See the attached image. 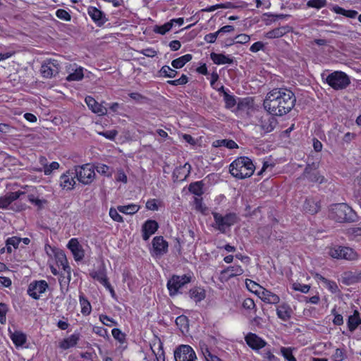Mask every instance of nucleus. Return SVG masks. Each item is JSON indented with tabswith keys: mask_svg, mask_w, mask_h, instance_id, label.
Returning <instances> with one entry per match:
<instances>
[{
	"mask_svg": "<svg viewBox=\"0 0 361 361\" xmlns=\"http://www.w3.org/2000/svg\"><path fill=\"white\" fill-rule=\"evenodd\" d=\"M24 194H25L24 192H20V191L10 192L6 195V197L9 204H11V202L16 200L17 199H18L20 197V195H24Z\"/></svg>",
	"mask_w": 361,
	"mask_h": 361,
	"instance_id": "603ef678",
	"label": "nucleus"
},
{
	"mask_svg": "<svg viewBox=\"0 0 361 361\" xmlns=\"http://www.w3.org/2000/svg\"><path fill=\"white\" fill-rule=\"evenodd\" d=\"M264 48V44L262 42H255L250 48L252 52H257Z\"/></svg>",
	"mask_w": 361,
	"mask_h": 361,
	"instance_id": "774afa93",
	"label": "nucleus"
},
{
	"mask_svg": "<svg viewBox=\"0 0 361 361\" xmlns=\"http://www.w3.org/2000/svg\"><path fill=\"white\" fill-rule=\"evenodd\" d=\"M90 275L92 279L97 280L104 286H109V282L108 281L104 265H102L97 271L90 272Z\"/></svg>",
	"mask_w": 361,
	"mask_h": 361,
	"instance_id": "393cba45",
	"label": "nucleus"
},
{
	"mask_svg": "<svg viewBox=\"0 0 361 361\" xmlns=\"http://www.w3.org/2000/svg\"><path fill=\"white\" fill-rule=\"evenodd\" d=\"M48 288V283L44 280L35 281L30 283L27 288V294L32 298L37 300L42 293Z\"/></svg>",
	"mask_w": 361,
	"mask_h": 361,
	"instance_id": "f8f14e48",
	"label": "nucleus"
},
{
	"mask_svg": "<svg viewBox=\"0 0 361 361\" xmlns=\"http://www.w3.org/2000/svg\"><path fill=\"white\" fill-rule=\"evenodd\" d=\"M83 68L80 67L76 68L73 73L69 74L66 80L68 81H79L83 78Z\"/></svg>",
	"mask_w": 361,
	"mask_h": 361,
	"instance_id": "58836bf2",
	"label": "nucleus"
},
{
	"mask_svg": "<svg viewBox=\"0 0 361 361\" xmlns=\"http://www.w3.org/2000/svg\"><path fill=\"white\" fill-rule=\"evenodd\" d=\"M59 168V164L56 161L51 162L49 165H45L44 168V172L45 175H49L53 170L58 169Z\"/></svg>",
	"mask_w": 361,
	"mask_h": 361,
	"instance_id": "5fc2aeb1",
	"label": "nucleus"
},
{
	"mask_svg": "<svg viewBox=\"0 0 361 361\" xmlns=\"http://www.w3.org/2000/svg\"><path fill=\"white\" fill-rule=\"evenodd\" d=\"M212 146L214 147H225L228 149H237L238 145L233 140H217L213 142Z\"/></svg>",
	"mask_w": 361,
	"mask_h": 361,
	"instance_id": "2f4dec72",
	"label": "nucleus"
},
{
	"mask_svg": "<svg viewBox=\"0 0 361 361\" xmlns=\"http://www.w3.org/2000/svg\"><path fill=\"white\" fill-rule=\"evenodd\" d=\"M319 164L314 162L307 164L302 175L298 178L301 180H307L310 183H322L325 181L323 176H321L318 171Z\"/></svg>",
	"mask_w": 361,
	"mask_h": 361,
	"instance_id": "423d86ee",
	"label": "nucleus"
},
{
	"mask_svg": "<svg viewBox=\"0 0 361 361\" xmlns=\"http://www.w3.org/2000/svg\"><path fill=\"white\" fill-rule=\"evenodd\" d=\"M191 277L187 275L181 276L173 275L167 282V288L171 296L178 294V290L183 286L190 282Z\"/></svg>",
	"mask_w": 361,
	"mask_h": 361,
	"instance_id": "6e6552de",
	"label": "nucleus"
},
{
	"mask_svg": "<svg viewBox=\"0 0 361 361\" xmlns=\"http://www.w3.org/2000/svg\"><path fill=\"white\" fill-rule=\"evenodd\" d=\"M80 303L81 305V312L84 315H89L91 312V305L90 302L85 298L83 293L80 295Z\"/></svg>",
	"mask_w": 361,
	"mask_h": 361,
	"instance_id": "c9c22d12",
	"label": "nucleus"
},
{
	"mask_svg": "<svg viewBox=\"0 0 361 361\" xmlns=\"http://www.w3.org/2000/svg\"><path fill=\"white\" fill-rule=\"evenodd\" d=\"M329 254L334 258L344 259L347 260H355L357 259V254L350 247L343 246H335L331 247Z\"/></svg>",
	"mask_w": 361,
	"mask_h": 361,
	"instance_id": "1a4fd4ad",
	"label": "nucleus"
},
{
	"mask_svg": "<svg viewBox=\"0 0 361 361\" xmlns=\"http://www.w3.org/2000/svg\"><path fill=\"white\" fill-rule=\"evenodd\" d=\"M345 351L343 349L337 348L333 355V359L334 361H342L345 358Z\"/></svg>",
	"mask_w": 361,
	"mask_h": 361,
	"instance_id": "13d9d810",
	"label": "nucleus"
},
{
	"mask_svg": "<svg viewBox=\"0 0 361 361\" xmlns=\"http://www.w3.org/2000/svg\"><path fill=\"white\" fill-rule=\"evenodd\" d=\"M243 307L247 310H252L255 307V304L252 298H247L244 300Z\"/></svg>",
	"mask_w": 361,
	"mask_h": 361,
	"instance_id": "e2e57ef3",
	"label": "nucleus"
},
{
	"mask_svg": "<svg viewBox=\"0 0 361 361\" xmlns=\"http://www.w3.org/2000/svg\"><path fill=\"white\" fill-rule=\"evenodd\" d=\"M87 13L92 20L99 27L102 26L108 20L104 13L96 7L90 6L87 9Z\"/></svg>",
	"mask_w": 361,
	"mask_h": 361,
	"instance_id": "dca6fc26",
	"label": "nucleus"
},
{
	"mask_svg": "<svg viewBox=\"0 0 361 361\" xmlns=\"http://www.w3.org/2000/svg\"><path fill=\"white\" fill-rule=\"evenodd\" d=\"M140 53L147 57H154L157 54V51L152 48L142 49Z\"/></svg>",
	"mask_w": 361,
	"mask_h": 361,
	"instance_id": "69168bd1",
	"label": "nucleus"
},
{
	"mask_svg": "<svg viewBox=\"0 0 361 361\" xmlns=\"http://www.w3.org/2000/svg\"><path fill=\"white\" fill-rule=\"evenodd\" d=\"M283 356L288 361H296L295 357L293 355V353L290 348L283 347L281 349Z\"/></svg>",
	"mask_w": 361,
	"mask_h": 361,
	"instance_id": "8fccbe9b",
	"label": "nucleus"
},
{
	"mask_svg": "<svg viewBox=\"0 0 361 361\" xmlns=\"http://www.w3.org/2000/svg\"><path fill=\"white\" fill-rule=\"evenodd\" d=\"M334 11L338 14H341L350 18H354L357 15V12L356 11L345 10L338 6L334 7Z\"/></svg>",
	"mask_w": 361,
	"mask_h": 361,
	"instance_id": "4c0bfd02",
	"label": "nucleus"
},
{
	"mask_svg": "<svg viewBox=\"0 0 361 361\" xmlns=\"http://www.w3.org/2000/svg\"><path fill=\"white\" fill-rule=\"evenodd\" d=\"M360 324H361L360 317L350 316L348 317V327L351 332H353Z\"/></svg>",
	"mask_w": 361,
	"mask_h": 361,
	"instance_id": "ea45409f",
	"label": "nucleus"
},
{
	"mask_svg": "<svg viewBox=\"0 0 361 361\" xmlns=\"http://www.w3.org/2000/svg\"><path fill=\"white\" fill-rule=\"evenodd\" d=\"M293 288L295 290H298V291H300L304 293H307L310 290V286L308 285L301 284L299 283H294L293 284Z\"/></svg>",
	"mask_w": 361,
	"mask_h": 361,
	"instance_id": "6e6d98bb",
	"label": "nucleus"
},
{
	"mask_svg": "<svg viewBox=\"0 0 361 361\" xmlns=\"http://www.w3.org/2000/svg\"><path fill=\"white\" fill-rule=\"evenodd\" d=\"M116 179L117 181L122 182L124 183H126L128 181L127 176L122 169L118 171V174Z\"/></svg>",
	"mask_w": 361,
	"mask_h": 361,
	"instance_id": "338daca9",
	"label": "nucleus"
},
{
	"mask_svg": "<svg viewBox=\"0 0 361 361\" xmlns=\"http://www.w3.org/2000/svg\"><path fill=\"white\" fill-rule=\"evenodd\" d=\"M320 208V202L314 198H306L303 204L304 211L312 215L317 214Z\"/></svg>",
	"mask_w": 361,
	"mask_h": 361,
	"instance_id": "412c9836",
	"label": "nucleus"
},
{
	"mask_svg": "<svg viewBox=\"0 0 361 361\" xmlns=\"http://www.w3.org/2000/svg\"><path fill=\"white\" fill-rule=\"evenodd\" d=\"M214 223L212 227L221 233H226L230 231V227L238 223L239 218L235 213L230 212L223 216L218 212H212Z\"/></svg>",
	"mask_w": 361,
	"mask_h": 361,
	"instance_id": "20e7f679",
	"label": "nucleus"
},
{
	"mask_svg": "<svg viewBox=\"0 0 361 361\" xmlns=\"http://www.w3.org/2000/svg\"><path fill=\"white\" fill-rule=\"evenodd\" d=\"M78 180L85 185L91 183L95 176L94 169L89 164L75 167Z\"/></svg>",
	"mask_w": 361,
	"mask_h": 361,
	"instance_id": "0eeeda50",
	"label": "nucleus"
},
{
	"mask_svg": "<svg viewBox=\"0 0 361 361\" xmlns=\"http://www.w3.org/2000/svg\"><path fill=\"white\" fill-rule=\"evenodd\" d=\"M291 30L292 27L288 25L281 26L267 32L265 37L268 39L279 38L291 32Z\"/></svg>",
	"mask_w": 361,
	"mask_h": 361,
	"instance_id": "4be33fe9",
	"label": "nucleus"
},
{
	"mask_svg": "<svg viewBox=\"0 0 361 361\" xmlns=\"http://www.w3.org/2000/svg\"><path fill=\"white\" fill-rule=\"evenodd\" d=\"M328 216L329 219L338 223L354 222L357 217L355 211L345 203L331 204Z\"/></svg>",
	"mask_w": 361,
	"mask_h": 361,
	"instance_id": "f03ea898",
	"label": "nucleus"
},
{
	"mask_svg": "<svg viewBox=\"0 0 361 361\" xmlns=\"http://www.w3.org/2000/svg\"><path fill=\"white\" fill-rule=\"evenodd\" d=\"M276 314L279 318L286 322L291 317L292 310L288 304L283 303L277 307Z\"/></svg>",
	"mask_w": 361,
	"mask_h": 361,
	"instance_id": "b1692460",
	"label": "nucleus"
},
{
	"mask_svg": "<svg viewBox=\"0 0 361 361\" xmlns=\"http://www.w3.org/2000/svg\"><path fill=\"white\" fill-rule=\"evenodd\" d=\"M20 242H21V238L13 236L11 238H8L6 240V245H12L15 248H17Z\"/></svg>",
	"mask_w": 361,
	"mask_h": 361,
	"instance_id": "052dcab7",
	"label": "nucleus"
},
{
	"mask_svg": "<svg viewBox=\"0 0 361 361\" xmlns=\"http://www.w3.org/2000/svg\"><path fill=\"white\" fill-rule=\"evenodd\" d=\"M118 210L126 214H134L139 210V207L137 204H131L128 205L118 206Z\"/></svg>",
	"mask_w": 361,
	"mask_h": 361,
	"instance_id": "e433bc0d",
	"label": "nucleus"
},
{
	"mask_svg": "<svg viewBox=\"0 0 361 361\" xmlns=\"http://www.w3.org/2000/svg\"><path fill=\"white\" fill-rule=\"evenodd\" d=\"M192 59V56L190 54L183 55L178 59H176L172 61L171 65L175 68H181L185 66V64Z\"/></svg>",
	"mask_w": 361,
	"mask_h": 361,
	"instance_id": "72a5a7b5",
	"label": "nucleus"
},
{
	"mask_svg": "<svg viewBox=\"0 0 361 361\" xmlns=\"http://www.w3.org/2000/svg\"><path fill=\"white\" fill-rule=\"evenodd\" d=\"M78 340V335L73 334L68 338L63 339L60 343V347L64 350L68 349L75 346L77 344Z\"/></svg>",
	"mask_w": 361,
	"mask_h": 361,
	"instance_id": "473e14b6",
	"label": "nucleus"
},
{
	"mask_svg": "<svg viewBox=\"0 0 361 361\" xmlns=\"http://www.w3.org/2000/svg\"><path fill=\"white\" fill-rule=\"evenodd\" d=\"M109 216L111 218L117 222H123V217L118 213L117 210L114 208H111L109 210Z\"/></svg>",
	"mask_w": 361,
	"mask_h": 361,
	"instance_id": "bf43d9fd",
	"label": "nucleus"
},
{
	"mask_svg": "<svg viewBox=\"0 0 361 361\" xmlns=\"http://www.w3.org/2000/svg\"><path fill=\"white\" fill-rule=\"evenodd\" d=\"M68 248L71 251L75 261H80L83 259L85 253L82 245L78 239L72 238L68 243Z\"/></svg>",
	"mask_w": 361,
	"mask_h": 361,
	"instance_id": "2eb2a0df",
	"label": "nucleus"
},
{
	"mask_svg": "<svg viewBox=\"0 0 361 361\" xmlns=\"http://www.w3.org/2000/svg\"><path fill=\"white\" fill-rule=\"evenodd\" d=\"M11 338L17 346H22L26 342V336L20 331H15L11 334Z\"/></svg>",
	"mask_w": 361,
	"mask_h": 361,
	"instance_id": "f704fd0d",
	"label": "nucleus"
},
{
	"mask_svg": "<svg viewBox=\"0 0 361 361\" xmlns=\"http://www.w3.org/2000/svg\"><path fill=\"white\" fill-rule=\"evenodd\" d=\"M258 296L263 302L269 304H277L280 301V298L276 294L264 288L260 289Z\"/></svg>",
	"mask_w": 361,
	"mask_h": 361,
	"instance_id": "aec40b11",
	"label": "nucleus"
},
{
	"mask_svg": "<svg viewBox=\"0 0 361 361\" xmlns=\"http://www.w3.org/2000/svg\"><path fill=\"white\" fill-rule=\"evenodd\" d=\"M99 320L106 326H111L112 325H116L117 323L107 315L101 314L99 316Z\"/></svg>",
	"mask_w": 361,
	"mask_h": 361,
	"instance_id": "4d7b16f0",
	"label": "nucleus"
},
{
	"mask_svg": "<svg viewBox=\"0 0 361 361\" xmlns=\"http://www.w3.org/2000/svg\"><path fill=\"white\" fill-rule=\"evenodd\" d=\"M85 102L90 109H91L94 114H97L99 116L106 115L107 114L106 107L99 104L93 97L90 96L86 97Z\"/></svg>",
	"mask_w": 361,
	"mask_h": 361,
	"instance_id": "6ab92c4d",
	"label": "nucleus"
},
{
	"mask_svg": "<svg viewBox=\"0 0 361 361\" xmlns=\"http://www.w3.org/2000/svg\"><path fill=\"white\" fill-rule=\"evenodd\" d=\"M56 16L61 20L66 21H70L71 19V16L68 12L63 9H58L56 12Z\"/></svg>",
	"mask_w": 361,
	"mask_h": 361,
	"instance_id": "864d4df0",
	"label": "nucleus"
},
{
	"mask_svg": "<svg viewBox=\"0 0 361 361\" xmlns=\"http://www.w3.org/2000/svg\"><path fill=\"white\" fill-rule=\"evenodd\" d=\"M111 333L113 337L120 343H123L126 341V334L119 329H114Z\"/></svg>",
	"mask_w": 361,
	"mask_h": 361,
	"instance_id": "09e8293b",
	"label": "nucleus"
},
{
	"mask_svg": "<svg viewBox=\"0 0 361 361\" xmlns=\"http://www.w3.org/2000/svg\"><path fill=\"white\" fill-rule=\"evenodd\" d=\"M255 169V166L252 161L247 157H240L229 166L231 174L238 179L250 177L254 173Z\"/></svg>",
	"mask_w": 361,
	"mask_h": 361,
	"instance_id": "7ed1b4c3",
	"label": "nucleus"
},
{
	"mask_svg": "<svg viewBox=\"0 0 361 361\" xmlns=\"http://www.w3.org/2000/svg\"><path fill=\"white\" fill-rule=\"evenodd\" d=\"M295 94L286 88H274L269 92L264 99L263 106L270 114L283 116L295 106Z\"/></svg>",
	"mask_w": 361,
	"mask_h": 361,
	"instance_id": "f257e3e1",
	"label": "nucleus"
},
{
	"mask_svg": "<svg viewBox=\"0 0 361 361\" xmlns=\"http://www.w3.org/2000/svg\"><path fill=\"white\" fill-rule=\"evenodd\" d=\"M172 28V22H167L162 25H155L153 31L160 35H165Z\"/></svg>",
	"mask_w": 361,
	"mask_h": 361,
	"instance_id": "37998d69",
	"label": "nucleus"
},
{
	"mask_svg": "<svg viewBox=\"0 0 361 361\" xmlns=\"http://www.w3.org/2000/svg\"><path fill=\"white\" fill-rule=\"evenodd\" d=\"M188 82V78L187 77V75H185L184 74H183L181 75V77L177 80L167 81V82L169 84H170L171 85H175V86L185 85Z\"/></svg>",
	"mask_w": 361,
	"mask_h": 361,
	"instance_id": "3c124183",
	"label": "nucleus"
},
{
	"mask_svg": "<svg viewBox=\"0 0 361 361\" xmlns=\"http://www.w3.org/2000/svg\"><path fill=\"white\" fill-rule=\"evenodd\" d=\"M275 116H273L267 112L260 116L259 119V126L264 133H270L271 132L276 125L277 124V120L274 118Z\"/></svg>",
	"mask_w": 361,
	"mask_h": 361,
	"instance_id": "4468645a",
	"label": "nucleus"
},
{
	"mask_svg": "<svg viewBox=\"0 0 361 361\" xmlns=\"http://www.w3.org/2000/svg\"><path fill=\"white\" fill-rule=\"evenodd\" d=\"M176 361H195L196 355L192 348L188 345H182L174 352Z\"/></svg>",
	"mask_w": 361,
	"mask_h": 361,
	"instance_id": "9b49d317",
	"label": "nucleus"
},
{
	"mask_svg": "<svg viewBox=\"0 0 361 361\" xmlns=\"http://www.w3.org/2000/svg\"><path fill=\"white\" fill-rule=\"evenodd\" d=\"M235 43L245 44L250 41V37L246 34H240L235 37Z\"/></svg>",
	"mask_w": 361,
	"mask_h": 361,
	"instance_id": "680f3d73",
	"label": "nucleus"
},
{
	"mask_svg": "<svg viewBox=\"0 0 361 361\" xmlns=\"http://www.w3.org/2000/svg\"><path fill=\"white\" fill-rule=\"evenodd\" d=\"M326 82L334 90L345 89L350 83L348 75L342 71H334L326 78Z\"/></svg>",
	"mask_w": 361,
	"mask_h": 361,
	"instance_id": "39448f33",
	"label": "nucleus"
},
{
	"mask_svg": "<svg viewBox=\"0 0 361 361\" xmlns=\"http://www.w3.org/2000/svg\"><path fill=\"white\" fill-rule=\"evenodd\" d=\"M99 134L105 137L107 139L114 140L115 138V137L116 136V135L118 134V132L115 130H108V131H105V132H101V133H99Z\"/></svg>",
	"mask_w": 361,
	"mask_h": 361,
	"instance_id": "0e129e2a",
	"label": "nucleus"
},
{
	"mask_svg": "<svg viewBox=\"0 0 361 361\" xmlns=\"http://www.w3.org/2000/svg\"><path fill=\"white\" fill-rule=\"evenodd\" d=\"M204 183L203 180L192 182L188 185V190L191 193L200 197L204 193Z\"/></svg>",
	"mask_w": 361,
	"mask_h": 361,
	"instance_id": "7c9ffc66",
	"label": "nucleus"
},
{
	"mask_svg": "<svg viewBox=\"0 0 361 361\" xmlns=\"http://www.w3.org/2000/svg\"><path fill=\"white\" fill-rule=\"evenodd\" d=\"M245 284H246L247 289L250 291H251L257 295H258V293H259L260 289L263 288L261 286H259L258 283H257L256 282H255L250 279H246Z\"/></svg>",
	"mask_w": 361,
	"mask_h": 361,
	"instance_id": "c03bdc74",
	"label": "nucleus"
},
{
	"mask_svg": "<svg viewBox=\"0 0 361 361\" xmlns=\"http://www.w3.org/2000/svg\"><path fill=\"white\" fill-rule=\"evenodd\" d=\"M238 6L234 5L231 2H226L224 4H216L205 8L204 11L207 12H212L217 8H236Z\"/></svg>",
	"mask_w": 361,
	"mask_h": 361,
	"instance_id": "79ce46f5",
	"label": "nucleus"
},
{
	"mask_svg": "<svg viewBox=\"0 0 361 361\" xmlns=\"http://www.w3.org/2000/svg\"><path fill=\"white\" fill-rule=\"evenodd\" d=\"M191 166L188 163H185L183 166L177 168L173 171V177L179 178L180 180H185L190 173Z\"/></svg>",
	"mask_w": 361,
	"mask_h": 361,
	"instance_id": "bb28decb",
	"label": "nucleus"
},
{
	"mask_svg": "<svg viewBox=\"0 0 361 361\" xmlns=\"http://www.w3.org/2000/svg\"><path fill=\"white\" fill-rule=\"evenodd\" d=\"M153 256H162L168 252L169 244L163 236H156L152 240Z\"/></svg>",
	"mask_w": 361,
	"mask_h": 361,
	"instance_id": "ddd939ff",
	"label": "nucleus"
},
{
	"mask_svg": "<svg viewBox=\"0 0 361 361\" xmlns=\"http://www.w3.org/2000/svg\"><path fill=\"white\" fill-rule=\"evenodd\" d=\"M160 75L166 77V78H173L177 75L178 72L173 69H172L169 66H164L161 67V68L159 71Z\"/></svg>",
	"mask_w": 361,
	"mask_h": 361,
	"instance_id": "a19ab883",
	"label": "nucleus"
},
{
	"mask_svg": "<svg viewBox=\"0 0 361 361\" xmlns=\"http://www.w3.org/2000/svg\"><path fill=\"white\" fill-rule=\"evenodd\" d=\"M189 295L195 302H199L205 298L206 293L204 289L200 287H195L190 290Z\"/></svg>",
	"mask_w": 361,
	"mask_h": 361,
	"instance_id": "c756f323",
	"label": "nucleus"
},
{
	"mask_svg": "<svg viewBox=\"0 0 361 361\" xmlns=\"http://www.w3.org/2000/svg\"><path fill=\"white\" fill-rule=\"evenodd\" d=\"M245 338L247 344L253 350H259L267 345V343L255 334L249 333Z\"/></svg>",
	"mask_w": 361,
	"mask_h": 361,
	"instance_id": "a211bd4d",
	"label": "nucleus"
},
{
	"mask_svg": "<svg viewBox=\"0 0 361 361\" xmlns=\"http://www.w3.org/2000/svg\"><path fill=\"white\" fill-rule=\"evenodd\" d=\"M307 6L316 8L317 9L324 7L326 5V0H309L307 3Z\"/></svg>",
	"mask_w": 361,
	"mask_h": 361,
	"instance_id": "de8ad7c7",
	"label": "nucleus"
},
{
	"mask_svg": "<svg viewBox=\"0 0 361 361\" xmlns=\"http://www.w3.org/2000/svg\"><path fill=\"white\" fill-rule=\"evenodd\" d=\"M95 170L97 171V173L108 177L111 176L112 173L111 169L105 164H98L95 167Z\"/></svg>",
	"mask_w": 361,
	"mask_h": 361,
	"instance_id": "a18cd8bd",
	"label": "nucleus"
},
{
	"mask_svg": "<svg viewBox=\"0 0 361 361\" xmlns=\"http://www.w3.org/2000/svg\"><path fill=\"white\" fill-rule=\"evenodd\" d=\"M210 58L212 61L216 65L226 64V63H233V59L229 58L228 56L223 54H216L212 52L210 54Z\"/></svg>",
	"mask_w": 361,
	"mask_h": 361,
	"instance_id": "cd10ccee",
	"label": "nucleus"
},
{
	"mask_svg": "<svg viewBox=\"0 0 361 361\" xmlns=\"http://www.w3.org/2000/svg\"><path fill=\"white\" fill-rule=\"evenodd\" d=\"M224 99L226 104V107L231 109L236 104V100L234 96L229 94L227 92H224Z\"/></svg>",
	"mask_w": 361,
	"mask_h": 361,
	"instance_id": "49530a36",
	"label": "nucleus"
},
{
	"mask_svg": "<svg viewBox=\"0 0 361 361\" xmlns=\"http://www.w3.org/2000/svg\"><path fill=\"white\" fill-rule=\"evenodd\" d=\"M158 223L154 220L149 219L145 222L142 226V239L148 240L149 237L153 235L158 229Z\"/></svg>",
	"mask_w": 361,
	"mask_h": 361,
	"instance_id": "f3484780",
	"label": "nucleus"
},
{
	"mask_svg": "<svg viewBox=\"0 0 361 361\" xmlns=\"http://www.w3.org/2000/svg\"><path fill=\"white\" fill-rule=\"evenodd\" d=\"M56 261L58 265H61L63 271L67 273L68 279H71V267L68 265L66 255L63 251H59L55 254Z\"/></svg>",
	"mask_w": 361,
	"mask_h": 361,
	"instance_id": "5701e85b",
	"label": "nucleus"
},
{
	"mask_svg": "<svg viewBox=\"0 0 361 361\" xmlns=\"http://www.w3.org/2000/svg\"><path fill=\"white\" fill-rule=\"evenodd\" d=\"M60 70V64L57 60L47 59L41 66L40 72L42 77L51 78L55 77Z\"/></svg>",
	"mask_w": 361,
	"mask_h": 361,
	"instance_id": "9d476101",
	"label": "nucleus"
},
{
	"mask_svg": "<svg viewBox=\"0 0 361 361\" xmlns=\"http://www.w3.org/2000/svg\"><path fill=\"white\" fill-rule=\"evenodd\" d=\"M243 274V269L239 265L230 266L221 271V275H227L228 279H231Z\"/></svg>",
	"mask_w": 361,
	"mask_h": 361,
	"instance_id": "c85d7f7f",
	"label": "nucleus"
},
{
	"mask_svg": "<svg viewBox=\"0 0 361 361\" xmlns=\"http://www.w3.org/2000/svg\"><path fill=\"white\" fill-rule=\"evenodd\" d=\"M75 184V181L74 180V177L69 175V172L66 173H63L60 177V186L63 189L66 190H72L74 188V185Z\"/></svg>",
	"mask_w": 361,
	"mask_h": 361,
	"instance_id": "a878e982",
	"label": "nucleus"
}]
</instances>
